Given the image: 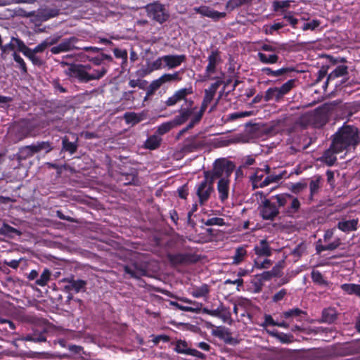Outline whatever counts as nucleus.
Masks as SVG:
<instances>
[{
	"label": "nucleus",
	"mask_w": 360,
	"mask_h": 360,
	"mask_svg": "<svg viewBox=\"0 0 360 360\" xmlns=\"http://www.w3.org/2000/svg\"><path fill=\"white\" fill-rule=\"evenodd\" d=\"M359 220L356 219H350L345 221H340L338 223V228L343 232H350L353 231H356L358 228Z\"/></svg>",
	"instance_id": "nucleus-31"
},
{
	"label": "nucleus",
	"mask_w": 360,
	"mask_h": 360,
	"mask_svg": "<svg viewBox=\"0 0 360 360\" xmlns=\"http://www.w3.org/2000/svg\"><path fill=\"white\" fill-rule=\"evenodd\" d=\"M161 139L156 136L152 135L149 136L145 141V148L150 150H155L160 146Z\"/></svg>",
	"instance_id": "nucleus-43"
},
{
	"label": "nucleus",
	"mask_w": 360,
	"mask_h": 360,
	"mask_svg": "<svg viewBox=\"0 0 360 360\" xmlns=\"http://www.w3.org/2000/svg\"><path fill=\"white\" fill-rule=\"evenodd\" d=\"M62 148L70 155L75 153L78 148L77 139L75 142H70L67 136L62 139Z\"/></svg>",
	"instance_id": "nucleus-37"
},
{
	"label": "nucleus",
	"mask_w": 360,
	"mask_h": 360,
	"mask_svg": "<svg viewBox=\"0 0 360 360\" xmlns=\"http://www.w3.org/2000/svg\"><path fill=\"white\" fill-rule=\"evenodd\" d=\"M13 60L18 63V68L20 69L22 74L27 73V68L26 63L23 58L16 52L13 53Z\"/></svg>",
	"instance_id": "nucleus-53"
},
{
	"label": "nucleus",
	"mask_w": 360,
	"mask_h": 360,
	"mask_svg": "<svg viewBox=\"0 0 360 360\" xmlns=\"http://www.w3.org/2000/svg\"><path fill=\"white\" fill-rule=\"evenodd\" d=\"M309 121L315 128H321L328 121V115L326 108L319 107L310 115Z\"/></svg>",
	"instance_id": "nucleus-14"
},
{
	"label": "nucleus",
	"mask_w": 360,
	"mask_h": 360,
	"mask_svg": "<svg viewBox=\"0 0 360 360\" xmlns=\"http://www.w3.org/2000/svg\"><path fill=\"white\" fill-rule=\"evenodd\" d=\"M175 345L174 351L177 354L190 355L200 359H205L206 355L195 349L188 347V343L185 340H177L176 342H172Z\"/></svg>",
	"instance_id": "nucleus-13"
},
{
	"label": "nucleus",
	"mask_w": 360,
	"mask_h": 360,
	"mask_svg": "<svg viewBox=\"0 0 360 360\" xmlns=\"http://www.w3.org/2000/svg\"><path fill=\"white\" fill-rule=\"evenodd\" d=\"M311 279L314 283L321 285H327V281L324 279L322 274L319 271H313L311 272Z\"/></svg>",
	"instance_id": "nucleus-54"
},
{
	"label": "nucleus",
	"mask_w": 360,
	"mask_h": 360,
	"mask_svg": "<svg viewBox=\"0 0 360 360\" xmlns=\"http://www.w3.org/2000/svg\"><path fill=\"white\" fill-rule=\"evenodd\" d=\"M303 315H307V312L300 308L295 307L288 311H283L281 314V317L287 320L296 319L298 321H301L302 316Z\"/></svg>",
	"instance_id": "nucleus-25"
},
{
	"label": "nucleus",
	"mask_w": 360,
	"mask_h": 360,
	"mask_svg": "<svg viewBox=\"0 0 360 360\" xmlns=\"http://www.w3.org/2000/svg\"><path fill=\"white\" fill-rule=\"evenodd\" d=\"M12 133L14 136L13 140L17 142L31 136L32 129L27 124L19 125L13 129Z\"/></svg>",
	"instance_id": "nucleus-21"
},
{
	"label": "nucleus",
	"mask_w": 360,
	"mask_h": 360,
	"mask_svg": "<svg viewBox=\"0 0 360 360\" xmlns=\"http://www.w3.org/2000/svg\"><path fill=\"white\" fill-rule=\"evenodd\" d=\"M193 94L192 86L181 88L175 91L165 102L168 107L174 106L180 101H184L186 108L183 106L179 110V115H176L171 121L161 124L158 128V133L163 135L169 132L175 127L184 124L193 114L196 107H193L194 101L191 98H188V96Z\"/></svg>",
	"instance_id": "nucleus-1"
},
{
	"label": "nucleus",
	"mask_w": 360,
	"mask_h": 360,
	"mask_svg": "<svg viewBox=\"0 0 360 360\" xmlns=\"http://www.w3.org/2000/svg\"><path fill=\"white\" fill-rule=\"evenodd\" d=\"M164 60L165 66L169 69L176 68L181 65L186 60V56L184 54L181 55H165L162 56Z\"/></svg>",
	"instance_id": "nucleus-18"
},
{
	"label": "nucleus",
	"mask_w": 360,
	"mask_h": 360,
	"mask_svg": "<svg viewBox=\"0 0 360 360\" xmlns=\"http://www.w3.org/2000/svg\"><path fill=\"white\" fill-rule=\"evenodd\" d=\"M281 207H282L278 205L276 198H273L272 195L269 198H264L262 200L258 210L262 219L274 221L278 216Z\"/></svg>",
	"instance_id": "nucleus-5"
},
{
	"label": "nucleus",
	"mask_w": 360,
	"mask_h": 360,
	"mask_svg": "<svg viewBox=\"0 0 360 360\" xmlns=\"http://www.w3.org/2000/svg\"><path fill=\"white\" fill-rule=\"evenodd\" d=\"M84 57H85L87 60L92 63L96 67L101 66V65L103 62L101 60L100 52L98 53H97L96 56H94V55L86 54V55H84Z\"/></svg>",
	"instance_id": "nucleus-56"
},
{
	"label": "nucleus",
	"mask_w": 360,
	"mask_h": 360,
	"mask_svg": "<svg viewBox=\"0 0 360 360\" xmlns=\"http://www.w3.org/2000/svg\"><path fill=\"white\" fill-rule=\"evenodd\" d=\"M210 103H211L210 101H208L202 98L200 110L194 115H195L196 116H198V117L202 119L205 112L206 111V110Z\"/></svg>",
	"instance_id": "nucleus-63"
},
{
	"label": "nucleus",
	"mask_w": 360,
	"mask_h": 360,
	"mask_svg": "<svg viewBox=\"0 0 360 360\" xmlns=\"http://www.w3.org/2000/svg\"><path fill=\"white\" fill-rule=\"evenodd\" d=\"M296 82L297 80L295 79H291L288 80L286 82L283 84L280 87H278L280 92L281 93L283 97L295 86Z\"/></svg>",
	"instance_id": "nucleus-47"
},
{
	"label": "nucleus",
	"mask_w": 360,
	"mask_h": 360,
	"mask_svg": "<svg viewBox=\"0 0 360 360\" xmlns=\"http://www.w3.org/2000/svg\"><path fill=\"white\" fill-rule=\"evenodd\" d=\"M273 198H276V200H277L278 205L282 207H284L288 204V202H290L284 211L285 215L288 217H293L300 209L301 205L300 200L297 198H295L290 194L281 193L273 195Z\"/></svg>",
	"instance_id": "nucleus-7"
},
{
	"label": "nucleus",
	"mask_w": 360,
	"mask_h": 360,
	"mask_svg": "<svg viewBox=\"0 0 360 360\" xmlns=\"http://www.w3.org/2000/svg\"><path fill=\"white\" fill-rule=\"evenodd\" d=\"M12 234L20 235V232L15 228L10 226L6 223H4L2 226L0 227V235L11 236Z\"/></svg>",
	"instance_id": "nucleus-50"
},
{
	"label": "nucleus",
	"mask_w": 360,
	"mask_h": 360,
	"mask_svg": "<svg viewBox=\"0 0 360 360\" xmlns=\"http://www.w3.org/2000/svg\"><path fill=\"white\" fill-rule=\"evenodd\" d=\"M250 1L251 0H229L226 4V8L232 11L243 5L249 4Z\"/></svg>",
	"instance_id": "nucleus-49"
},
{
	"label": "nucleus",
	"mask_w": 360,
	"mask_h": 360,
	"mask_svg": "<svg viewBox=\"0 0 360 360\" xmlns=\"http://www.w3.org/2000/svg\"><path fill=\"white\" fill-rule=\"evenodd\" d=\"M214 182L210 181V178L204 175V180L196 186V195L198 197L200 205H204L210 198L214 192Z\"/></svg>",
	"instance_id": "nucleus-10"
},
{
	"label": "nucleus",
	"mask_w": 360,
	"mask_h": 360,
	"mask_svg": "<svg viewBox=\"0 0 360 360\" xmlns=\"http://www.w3.org/2000/svg\"><path fill=\"white\" fill-rule=\"evenodd\" d=\"M68 66L65 70V74L70 78L76 79L78 82L82 83H86L89 82V72L86 71L85 67L82 64L78 63H62Z\"/></svg>",
	"instance_id": "nucleus-8"
},
{
	"label": "nucleus",
	"mask_w": 360,
	"mask_h": 360,
	"mask_svg": "<svg viewBox=\"0 0 360 360\" xmlns=\"http://www.w3.org/2000/svg\"><path fill=\"white\" fill-rule=\"evenodd\" d=\"M207 65L205 67L201 81L222 79L221 77L213 76L218 71V66L222 63L221 52L219 49H213L207 56Z\"/></svg>",
	"instance_id": "nucleus-4"
},
{
	"label": "nucleus",
	"mask_w": 360,
	"mask_h": 360,
	"mask_svg": "<svg viewBox=\"0 0 360 360\" xmlns=\"http://www.w3.org/2000/svg\"><path fill=\"white\" fill-rule=\"evenodd\" d=\"M264 177V171L262 169L257 168L255 172V174L250 176V181L252 182V188L256 189L259 188V183L262 181Z\"/></svg>",
	"instance_id": "nucleus-44"
},
{
	"label": "nucleus",
	"mask_w": 360,
	"mask_h": 360,
	"mask_svg": "<svg viewBox=\"0 0 360 360\" xmlns=\"http://www.w3.org/2000/svg\"><path fill=\"white\" fill-rule=\"evenodd\" d=\"M215 80V82L212 83L208 89L205 90V95L203 99H205L210 102H212V101L213 100L217 89L223 84L222 79Z\"/></svg>",
	"instance_id": "nucleus-32"
},
{
	"label": "nucleus",
	"mask_w": 360,
	"mask_h": 360,
	"mask_svg": "<svg viewBox=\"0 0 360 360\" xmlns=\"http://www.w3.org/2000/svg\"><path fill=\"white\" fill-rule=\"evenodd\" d=\"M295 71V68L290 67H283L276 70H274L273 77H283L285 75Z\"/></svg>",
	"instance_id": "nucleus-58"
},
{
	"label": "nucleus",
	"mask_w": 360,
	"mask_h": 360,
	"mask_svg": "<svg viewBox=\"0 0 360 360\" xmlns=\"http://www.w3.org/2000/svg\"><path fill=\"white\" fill-rule=\"evenodd\" d=\"M63 282L67 283L64 286L65 292H70L71 291L78 293L79 292L86 291V281L82 279L75 280L73 277L66 278L63 280Z\"/></svg>",
	"instance_id": "nucleus-17"
},
{
	"label": "nucleus",
	"mask_w": 360,
	"mask_h": 360,
	"mask_svg": "<svg viewBox=\"0 0 360 360\" xmlns=\"http://www.w3.org/2000/svg\"><path fill=\"white\" fill-rule=\"evenodd\" d=\"M266 332L270 336L275 338L283 344L292 343L295 340L294 336L290 333H284L282 332H279L277 330H267Z\"/></svg>",
	"instance_id": "nucleus-29"
},
{
	"label": "nucleus",
	"mask_w": 360,
	"mask_h": 360,
	"mask_svg": "<svg viewBox=\"0 0 360 360\" xmlns=\"http://www.w3.org/2000/svg\"><path fill=\"white\" fill-rule=\"evenodd\" d=\"M162 85V84L161 82H160L159 78L152 81L147 88L146 96L144 98V101H146L149 96H153Z\"/></svg>",
	"instance_id": "nucleus-46"
},
{
	"label": "nucleus",
	"mask_w": 360,
	"mask_h": 360,
	"mask_svg": "<svg viewBox=\"0 0 360 360\" xmlns=\"http://www.w3.org/2000/svg\"><path fill=\"white\" fill-rule=\"evenodd\" d=\"M260 51L271 52L272 53H276L278 55L281 51H287L285 44H279L277 42H272L271 44H263L260 48Z\"/></svg>",
	"instance_id": "nucleus-28"
},
{
	"label": "nucleus",
	"mask_w": 360,
	"mask_h": 360,
	"mask_svg": "<svg viewBox=\"0 0 360 360\" xmlns=\"http://www.w3.org/2000/svg\"><path fill=\"white\" fill-rule=\"evenodd\" d=\"M282 177L281 174H269L261 183H259V188H264L271 183H277L282 179Z\"/></svg>",
	"instance_id": "nucleus-48"
},
{
	"label": "nucleus",
	"mask_w": 360,
	"mask_h": 360,
	"mask_svg": "<svg viewBox=\"0 0 360 360\" xmlns=\"http://www.w3.org/2000/svg\"><path fill=\"white\" fill-rule=\"evenodd\" d=\"M213 334L219 338L224 340V341L227 344L231 345L236 342L235 339L232 337L229 329L225 327L217 328L215 330L213 331Z\"/></svg>",
	"instance_id": "nucleus-27"
},
{
	"label": "nucleus",
	"mask_w": 360,
	"mask_h": 360,
	"mask_svg": "<svg viewBox=\"0 0 360 360\" xmlns=\"http://www.w3.org/2000/svg\"><path fill=\"white\" fill-rule=\"evenodd\" d=\"M167 257L170 265L173 267L194 264L200 260V255L196 253L188 252L168 253Z\"/></svg>",
	"instance_id": "nucleus-6"
},
{
	"label": "nucleus",
	"mask_w": 360,
	"mask_h": 360,
	"mask_svg": "<svg viewBox=\"0 0 360 360\" xmlns=\"http://www.w3.org/2000/svg\"><path fill=\"white\" fill-rule=\"evenodd\" d=\"M193 11L195 13L200 14L204 17L210 18L214 22H217L221 18H224L226 16V13L225 12H219L214 10L212 8L205 5L199 7H195L193 8Z\"/></svg>",
	"instance_id": "nucleus-15"
},
{
	"label": "nucleus",
	"mask_w": 360,
	"mask_h": 360,
	"mask_svg": "<svg viewBox=\"0 0 360 360\" xmlns=\"http://www.w3.org/2000/svg\"><path fill=\"white\" fill-rule=\"evenodd\" d=\"M160 82H162V85L166 83H169L172 82H180L182 78L180 76V73L179 71H176L172 74L170 73H165L161 75L160 77Z\"/></svg>",
	"instance_id": "nucleus-38"
},
{
	"label": "nucleus",
	"mask_w": 360,
	"mask_h": 360,
	"mask_svg": "<svg viewBox=\"0 0 360 360\" xmlns=\"http://www.w3.org/2000/svg\"><path fill=\"white\" fill-rule=\"evenodd\" d=\"M248 253L245 247L240 246L236 248L233 256V264H239L247 257Z\"/></svg>",
	"instance_id": "nucleus-41"
},
{
	"label": "nucleus",
	"mask_w": 360,
	"mask_h": 360,
	"mask_svg": "<svg viewBox=\"0 0 360 360\" xmlns=\"http://www.w3.org/2000/svg\"><path fill=\"white\" fill-rule=\"evenodd\" d=\"M290 6V1H274L272 4L273 11L278 12L279 11H284V9H287Z\"/></svg>",
	"instance_id": "nucleus-52"
},
{
	"label": "nucleus",
	"mask_w": 360,
	"mask_h": 360,
	"mask_svg": "<svg viewBox=\"0 0 360 360\" xmlns=\"http://www.w3.org/2000/svg\"><path fill=\"white\" fill-rule=\"evenodd\" d=\"M337 319L335 310L333 308L324 309L322 311L321 321L324 323H331Z\"/></svg>",
	"instance_id": "nucleus-40"
},
{
	"label": "nucleus",
	"mask_w": 360,
	"mask_h": 360,
	"mask_svg": "<svg viewBox=\"0 0 360 360\" xmlns=\"http://www.w3.org/2000/svg\"><path fill=\"white\" fill-rule=\"evenodd\" d=\"M257 58L263 64H275L279 60V56L276 53L266 54L261 51L257 53Z\"/></svg>",
	"instance_id": "nucleus-33"
},
{
	"label": "nucleus",
	"mask_w": 360,
	"mask_h": 360,
	"mask_svg": "<svg viewBox=\"0 0 360 360\" xmlns=\"http://www.w3.org/2000/svg\"><path fill=\"white\" fill-rule=\"evenodd\" d=\"M253 251L259 257H270L272 255V249L266 239L259 240V243L254 247Z\"/></svg>",
	"instance_id": "nucleus-20"
},
{
	"label": "nucleus",
	"mask_w": 360,
	"mask_h": 360,
	"mask_svg": "<svg viewBox=\"0 0 360 360\" xmlns=\"http://www.w3.org/2000/svg\"><path fill=\"white\" fill-rule=\"evenodd\" d=\"M210 291V285L206 283H203L200 286H194L192 288L191 295L193 297L200 298L207 296Z\"/></svg>",
	"instance_id": "nucleus-34"
},
{
	"label": "nucleus",
	"mask_w": 360,
	"mask_h": 360,
	"mask_svg": "<svg viewBox=\"0 0 360 360\" xmlns=\"http://www.w3.org/2000/svg\"><path fill=\"white\" fill-rule=\"evenodd\" d=\"M79 41V39L74 36L63 39L58 44L52 46L50 49V52L53 54H59L72 50H79V46H77Z\"/></svg>",
	"instance_id": "nucleus-11"
},
{
	"label": "nucleus",
	"mask_w": 360,
	"mask_h": 360,
	"mask_svg": "<svg viewBox=\"0 0 360 360\" xmlns=\"http://www.w3.org/2000/svg\"><path fill=\"white\" fill-rule=\"evenodd\" d=\"M202 145V143L195 141V137H191L185 141L183 146V150L187 153H191L198 149Z\"/></svg>",
	"instance_id": "nucleus-36"
},
{
	"label": "nucleus",
	"mask_w": 360,
	"mask_h": 360,
	"mask_svg": "<svg viewBox=\"0 0 360 360\" xmlns=\"http://www.w3.org/2000/svg\"><path fill=\"white\" fill-rule=\"evenodd\" d=\"M148 82L143 79H130L129 81V86L131 88L139 87L141 89H144L146 88Z\"/></svg>",
	"instance_id": "nucleus-55"
},
{
	"label": "nucleus",
	"mask_w": 360,
	"mask_h": 360,
	"mask_svg": "<svg viewBox=\"0 0 360 360\" xmlns=\"http://www.w3.org/2000/svg\"><path fill=\"white\" fill-rule=\"evenodd\" d=\"M108 72V69L105 66H98L92 68L91 72H89V82L94 79H99L103 77Z\"/></svg>",
	"instance_id": "nucleus-42"
},
{
	"label": "nucleus",
	"mask_w": 360,
	"mask_h": 360,
	"mask_svg": "<svg viewBox=\"0 0 360 360\" xmlns=\"http://www.w3.org/2000/svg\"><path fill=\"white\" fill-rule=\"evenodd\" d=\"M342 152V151H337V149L333 148V143L331 142L330 148L324 151L321 160L328 166H333L337 161L335 155Z\"/></svg>",
	"instance_id": "nucleus-24"
},
{
	"label": "nucleus",
	"mask_w": 360,
	"mask_h": 360,
	"mask_svg": "<svg viewBox=\"0 0 360 360\" xmlns=\"http://www.w3.org/2000/svg\"><path fill=\"white\" fill-rule=\"evenodd\" d=\"M123 269L124 273L133 278H139L146 274V269L138 263L124 265Z\"/></svg>",
	"instance_id": "nucleus-19"
},
{
	"label": "nucleus",
	"mask_w": 360,
	"mask_h": 360,
	"mask_svg": "<svg viewBox=\"0 0 360 360\" xmlns=\"http://www.w3.org/2000/svg\"><path fill=\"white\" fill-rule=\"evenodd\" d=\"M203 314L221 319L224 322H226L231 319V312L229 307H226L222 302L215 309H209L204 307L202 309Z\"/></svg>",
	"instance_id": "nucleus-16"
},
{
	"label": "nucleus",
	"mask_w": 360,
	"mask_h": 360,
	"mask_svg": "<svg viewBox=\"0 0 360 360\" xmlns=\"http://www.w3.org/2000/svg\"><path fill=\"white\" fill-rule=\"evenodd\" d=\"M287 290L285 288H283L280 290L278 292H277L273 297H272V302L277 303L284 299V297L287 295Z\"/></svg>",
	"instance_id": "nucleus-62"
},
{
	"label": "nucleus",
	"mask_w": 360,
	"mask_h": 360,
	"mask_svg": "<svg viewBox=\"0 0 360 360\" xmlns=\"http://www.w3.org/2000/svg\"><path fill=\"white\" fill-rule=\"evenodd\" d=\"M32 156V153H30V151L28 150V148L25 146L20 148L19 153L18 154V160H25Z\"/></svg>",
	"instance_id": "nucleus-61"
},
{
	"label": "nucleus",
	"mask_w": 360,
	"mask_h": 360,
	"mask_svg": "<svg viewBox=\"0 0 360 360\" xmlns=\"http://www.w3.org/2000/svg\"><path fill=\"white\" fill-rule=\"evenodd\" d=\"M283 96H282L281 93L280 92V90L278 87H271L269 88L266 91L265 94L264 96V100L266 102L274 100L276 102H280L281 100H283Z\"/></svg>",
	"instance_id": "nucleus-30"
},
{
	"label": "nucleus",
	"mask_w": 360,
	"mask_h": 360,
	"mask_svg": "<svg viewBox=\"0 0 360 360\" xmlns=\"http://www.w3.org/2000/svg\"><path fill=\"white\" fill-rule=\"evenodd\" d=\"M146 8L148 16L160 24L167 21L169 18L165 6L159 2L149 4L146 6Z\"/></svg>",
	"instance_id": "nucleus-9"
},
{
	"label": "nucleus",
	"mask_w": 360,
	"mask_h": 360,
	"mask_svg": "<svg viewBox=\"0 0 360 360\" xmlns=\"http://www.w3.org/2000/svg\"><path fill=\"white\" fill-rule=\"evenodd\" d=\"M51 271L48 269H44L39 278L35 281L36 285L39 286H45L50 280Z\"/></svg>",
	"instance_id": "nucleus-51"
},
{
	"label": "nucleus",
	"mask_w": 360,
	"mask_h": 360,
	"mask_svg": "<svg viewBox=\"0 0 360 360\" xmlns=\"http://www.w3.org/2000/svg\"><path fill=\"white\" fill-rule=\"evenodd\" d=\"M340 288L347 295H354L360 297V284L343 283L340 285Z\"/></svg>",
	"instance_id": "nucleus-35"
},
{
	"label": "nucleus",
	"mask_w": 360,
	"mask_h": 360,
	"mask_svg": "<svg viewBox=\"0 0 360 360\" xmlns=\"http://www.w3.org/2000/svg\"><path fill=\"white\" fill-rule=\"evenodd\" d=\"M205 224L206 226H224L225 224L224 219L221 217H212L210 219H208L205 222Z\"/></svg>",
	"instance_id": "nucleus-60"
},
{
	"label": "nucleus",
	"mask_w": 360,
	"mask_h": 360,
	"mask_svg": "<svg viewBox=\"0 0 360 360\" xmlns=\"http://www.w3.org/2000/svg\"><path fill=\"white\" fill-rule=\"evenodd\" d=\"M333 148L337 151H344L355 148L360 143V134L357 127L345 123L331 136Z\"/></svg>",
	"instance_id": "nucleus-2"
},
{
	"label": "nucleus",
	"mask_w": 360,
	"mask_h": 360,
	"mask_svg": "<svg viewBox=\"0 0 360 360\" xmlns=\"http://www.w3.org/2000/svg\"><path fill=\"white\" fill-rule=\"evenodd\" d=\"M348 67L345 65H340L333 70L327 77L326 81L324 83L323 88L326 89L330 81H332L338 77L347 75Z\"/></svg>",
	"instance_id": "nucleus-26"
},
{
	"label": "nucleus",
	"mask_w": 360,
	"mask_h": 360,
	"mask_svg": "<svg viewBox=\"0 0 360 360\" xmlns=\"http://www.w3.org/2000/svg\"><path fill=\"white\" fill-rule=\"evenodd\" d=\"M48 329L42 325H35L32 328V332L26 336L18 338V340L30 341L33 342H43L46 341Z\"/></svg>",
	"instance_id": "nucleus-12"
},
{
	"label": "nucleus",
	"mask_w": 360,
	"mask_h": 360,
	"mask_svg": "<svg viewBox=\"0 0 360 360\" xmlns=\"http://www.w3.org/2000/svg\"><path fill=\"white\" fill-rule=\"evenodd\" d=\"M120 181L123 185H134L139 186L140 181L138 176V172L135 169H133L129 173L122 174L120 178Z\"/></svg>",
	"instance_id": "nucleus-23"
},
{
	"label": "nucleus",
	"mask_w": 360,
	"mask_h": 360,
	"mask_svg": "<svg viewBox=\"0 0 360 360\" xmlns=\"http://www.w3.org/2000/svg\"><path fill=\"white\" fill-rule=\"evenodd\" d=\"M321 180V177L320 176H316L312 179L309 183V200H312L314 195L319 192L320 188V182Z\"/></svg>",
	"instance_id": "nucleus-45"
},
{
	"label": "nucleus",
	"mask_w": 360,
	"mask_h": 360,
	"mask_svg": "<svg viewBox=\"0 0 360 360\" xmlns=\"http://www.w3.org/2000/svg\"><path fill=\"white\" fill-rule=\"evenodd\" d=\"M113 53L117 58H122L123 63L127 62L128 55L127 50L115 48L113 49Z\"/></svg>",
	"instance_id": "nucleus-59"
},
{
	"label": "nucleus",
	"mask_w": 360,
	"mask_h": 360,
	"mask_svg": "<svg viewBox=\"0 0 360 360\" xmlns=\"http://www.w3.org/2000/svg\"><path fill=\"white\" fill-rule=\"evenodd\" d=\"M283 18L288 21V22L292 26V28H297V24L298 20L295 18L290 12L287 13L284 15Z\"/></svg>",
	"instance_id": "nucleus-64"
},
{
	"label": "nucleus",
	"mask_w": 360,
	"mask_h": 360,
	"mask_svg": "<svg viewBox=\"0 0 360 360\" xmlns=\"http://www.w3.org/2000/svg\"><path fill=\"white\" fill-rule=\"evenodd\" d=\"M321 25V22L319 20H317V19H314L312 20L310 22H305L302 29L304 30V31H306V30H316L318 27H319Z\"/></svg>",
	"instance_id": "nucleus-57"
},
{
	"label": "nucleus",
	"mask_w": 360,
	"mask_h": 360,
	"mask_svg": "<svg viewBox=\"0 0 360 360\" xmlns=\"http://www.w3.org/2000/svg\"><path fill=\"white\" fill-rule=\"evenodd\" d=\"M165 67L166 66H165L164 60L162 58V56H161L155 60L148 64L147 70L144 71V74L147 75L155 70H160Z\"/></svg>",
	"instance_id": "nucleus-39"
},
{
	"label": "nucleus",
	"mask_w": 360,
	"mask_h": 360,
	"mask_svg": "<svg viewBox=\"0 0 360 360\" xmlns=\"http://www.w3.org/2000/svg\"><path fill=\"white\" fill-rule=\"evenodd\" d=\"M236 169V165L233 162L221 158L214 160L211 170L204 172V175L210 178V181H214L217 179H230L233 172Z\"/></svg>",
	"instance_id": "nucleus-3"
},
{
	"label": "nucleus",
	"mask_w": 360,
	"mask_h": 360,
	"mask_svg": "<svg viewBox=\"0 0 360 360\" xmlns=\"http://www.w3.org/2000/svg\"><path fill=\"white\" fill-rule=\"evenodd\" d=\"M230 179L221 178L217 183V191L219 200L224 202L229 198Z\"/></svg>",
	"instance_id": "nucleus-22"
}]
</instances>
